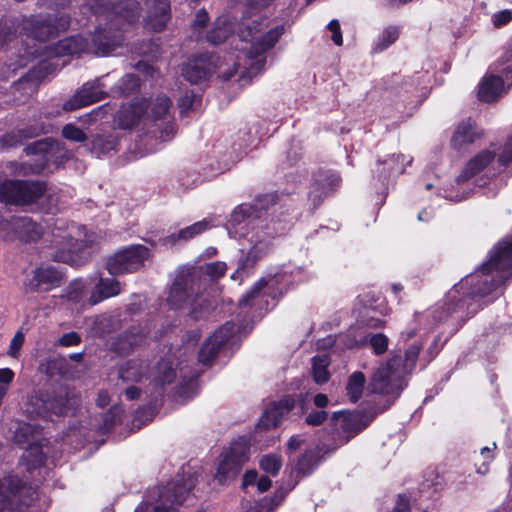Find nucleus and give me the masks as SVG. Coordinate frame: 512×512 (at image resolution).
<instances>
[{
  "label": "nucleus",
  "instance_id": "nucleus-1",
  "mask_svg": "<svg viewBox=\"0 0 512 512\" xmlns=\"http://www.w3.org/2000/svg\"><path fill=\"white\" fill-rule=\"evenodd\" d=\"M512 279V236L501 239L489 252V258L475 272L454 286L443 305L434 312L439 322H451L455 331L484 306L503 293Z\"/></svg>",
  "mask_w": 512,
  "mask_h": 512
},
{
  "label": "nucleus",
  "instance_id": "nucleus-2",
  "mask_svg": "<svg viewBox=\"0 0 512 512\" xmlns=\"http://www.w3.org/2000/svg\"><path fill=\"white\" fill-rule=\"evenodd\" d=\"M421 350V343H413L405 350L404 356L392 355L372 376L370 392L399 398L408 385L407 376L415 369Z\"/></svg>",
  "mask_w": 512,
  "mask_h": 512
},
{
  "label": "nucleus",
  "instance_id": "nucleus-3",
  "mask_svg": "<svg viewBox=\"0 0 512 512\" xmlns=\"http://www.w3.org/2000/svg\"><path fill=\"white\" fill-rule=\"evenodd\" d=\"M206 279L202 280L200 268H187L178 272L169 292L168 303L172 309L191 308V316L197 319L198 313L208 308L203 291Z\"/></svg>",
  "mask_w": 512,
  "mask_h": 512
},
{
  "label": "nucleus",
  "instance_id": "nucleus-4",
  "mask_svg": "<svg viewBox=\"0 0 512 512\" xmlns=\"http://www.w3.org/2000/svg\"><path fill=\"white\" fill-rule=\"evenodd\" d=\"M94 241L93 235H88L85 226L56 219L51 229V258L57 262L69 263L74 261V254L89 247Z\"/></svg>",
  "mask_w": 512,
  "mask_h": 512
},
{
  "label": "nucleus",
  "instance_id": "nucleus-5",
  "mask_svg": "<svg viewBox=\"0 0 512 512\" xmlns=\"http://www.w3.org/2000/svg\"><path fill=\"white\" fill-rule=\"evenodd\" d=\"M258 25L256 19L250 20L242 23L237 31L240 40L249 44V47L241 49L250 61L248 69L251 74H256L263 69L266 64V51L274 47L284 34V26L278 25L264 34L257 35L260 32Z\"/></svg>",
  "mask_w": 512,
  "mask_h": 512
},
{
  "label": "nucleus",
  "instance_id": "nucleus-6",
  "mask_svg": "<svg viewBox=\"0 0 512 512\" xmlns=\"http://www.w3.org/2000/svg\"><path fill=\"white\" fill-rule=\"evenodd\" d=\"M68 402V394L64 389L39 390L28 398L25 413L32 419L62 416L68 410Z\"/></svg>",
  "mask_w": 512,
  "mask_h": 512
},
{
  "label": "nucleus",
  "instance_id": "nucleus-7",
  "mask_svg": "<svg viewBox=\"0 0 512 512\" xmlns=\"http://www.w3.org/2000/svg\"><path fill=\"white\" fill-rule=\"evenodd\" d=\"M288 224H281L280 221L271 219L269 223L261 225L259 230L252 234L249 241L253 244L248 252L239 260V269H252L259 260L264 258L270 251L272 240L285 232Z\"/></svg>",
  "mask_w": 512,
  "mask_h": 512
},
{
  "label": "nucleus",
  "instance_id": "nucleus-8",
  "mask_svg": "<svg viewBox=\"0 0 512 512\" xmlns=\"http://www.w3.org/2000/svg\"><path fill=\"white\" fill-rule=\"evenodd\" d=\"M249 445L245 437L233 441L229 448L224 449L214 475V479L221 485L235 480L249 459Z\"/></svg>",
  "mask_w": 512,
  "mask_h": 512
},
{
  "label": "nucleus",
  "instance_id": "nucleus-9",
  "mask_svg": "<svg viewBox=\"0 0 512 512\" xmlns=\"http://www.w3.org/2000/svg\"><path fill=\"white\" fill-rule=\"evenodd\" d=\"M46 190L41 181L6 179L0 183V201L5 204L24 206L36 202Z\"/></svg>",
  "mask_w": 512,
  "mask_h": 512
},
{
  "label": "nucleus",
  "instance_id": "nucleus-10",
  "mask_svg": "<svg viewBox=\"0 0 512 512\" xmlns=\"http://www.w3.org/2000/svg\"><path fill=\"white\" fill-rule=\"evenodd\" d=\"M88 6L95 15L104 16L109 22L132 24L140 16L137 0H88Z\"/></svg>",
  "mask_w": 512,
  "mask_h": 512
},
{
  "label": "nucleus",
  "instance_id": "nucleus-11",
  "mask_svg": "<svg viewBox=\"0 0 512 512\" xmlns=\"http://www.w3.org/2000/svg\"><path fill=\"white\" fill-rule=\"evenodd\" d=\"M276 201V194L258 195L254 199L253 204H241L237 206L230 215L229 224L234 227L245 223L251 225L253 229L259 230L261 225L269 223L264 216L269 206L274 205Z\"/></svg>",
  "mask_w": 512,
  "mask_h": 512
},
{
  "label": "nucleus",
  "instance_id": "nucleus-12",
  "mask_svg": "<svg viewBox=\"0 0 512 512\" xmlns=\"http://www.w3.org/2000/svg\"><path fill=\"white\" fill-rule=\"evenodd\" d=\"M284 273H278L273 276L262 277L259 279L252 288L242 296L239 300V306L262 309L263 304L267 305L268 301L266 296L272 299L282 297L287 293V287H278L285 279Z\"/></svg>",
  "mask_w": 512,
  "mask_h": 512
},
{
  "label": "nucleus",
  "instance_id": "nucleus-13",
  "mask_svg": "<svg viewBox=\"0 0 512 512\" xmlns=\"http://www.w3.org/2000/svg\"><path fill=\"white\" fill-rule=\"evenodd\" d=\"M151 256L150 249L144 245H130L108 257L106 268L111 275L133 273L144 266Z\"/></svg>",
  "mask_w": 512,
  "mask_h": 512
},
{
  "label": "nucleus",
  "instance_id": "nucleus-14",
  "mask_svg": "<svg viewBox=\"0 0 512 512\" xmlns=\"http://www.w3.org/2000/svg\"><path fill=\"white\" fill-rule=\"evenodd\" d=\"M509 64L500 63V58L494 63L493 70L498 75L490 74L483 77L478 85V99L480 101L491 103L494 102L502 93L504 85H512V78H509L510 70L506 69Z\"/></svg>",
  "mask_w": 512,
  "mask_h": 512
},
{
  "label": "nucleus",
  "instance_id": "nucleus-15",
  "mask_svg": "<svg viewBox=\"0 0 512 512\" xmlns=\"http://www.w3.org/2000/svg\"><path fill=\"white\" fill-rule=\"evenodd\" d=\"M397 399L394 396H387L383 402L376 399L360 402L354 408V437L364 431L379 414L388 410Z\"/></svg>",
  "mask_w": 512,
  "mask_h": 512
},
{
  "label": "nucleus",
  "instance_id": "nucleus-16",
  "mask_svg": "<svg viewBox=\"0 0 512 512\" xmlns=\"http://www.w3.org/2000/svg\"><path fill=\"white\" fill-rule=\"evenodd\" d=\"M238 331L239 326L232 321L223 324L202 344L198 355L199 362L204 365L211 364L220 348Z\"/></svg>",
  "mask_w": 512,
  "mask_h": 512
},
{
  "label": "nucleus",
  "instance_id": "nucleus-17",
  "mask_svg": "<svg viewBox=\"0 0 512 512\" xmlns=\"http://www.w3.org/2000/svg\"><path fill=\"white\" fill-rule=\"evenodd\" d=\"M106 96L107 93L103 90V85L101 84L100 79L97 78L91 82L83 84L80 90L64 102L63 110L74 111L98 102Z\"/></svg>",
  "mask_w": 512,
  "mask_h": 512
},
{
  "label": "nucleus",
  "instance_id": "nucleus-18",
  "mask_svg": "<svg viewBox=\"0 0 512 512\" xmlns=\"http://www.w3.org/2000/svg\"><path fill=\"white\" fill-rule=\"evenodd\" d=\"M341 178L334 171H319L309 192V199L314 208L321 205L326 197L333 193L340 185Z\"/></svg>",
  "mask_w": 512,
  "mask_h": 512
},
{
  "label": "nucleus",
  "instance_id": "nucleus-19",
  "mask_svg": "<svg viewBox=\"0 0 512 512\" xmlns=\"http://www.w3.org/2000/svg\"><path fill=\"white\" fill-rule=\"evenodd\" d=\"M23 33L40 42H45L55 37V28L50 17L42 15L23 18L21 22Z\"/></svg>",
  "mask_w": 512,
  "mask_h": 512
},
{
  "label": "nucleus",
  "instance_id": "nucleus-20",
  "mask_svg": "<svg viewBox=\"0 0 512 512\" xmlns=\"http://www.w3.org/2000/svg\"><path fill=\"white\" fill-rule=\"evenodd\" d=\"M483 136L482 130L472 118L463 119L456 126L450 139V146L456 151L475 143Z\"/></svg>",
  "mask_w": 512,
  "mask_h": 512
},
{
  "label": "nucleus",
  "instance_id": "nucleus-21",
  "mask_svg": "<svg viewBox=\"0 0 512 512\" xmlns=\"http://www.w3.org/2000/svg\"><path fill=\"white\" fill-rule=\"evenodd\" d=\"M214 71V66L211 62V56L202 54L198 57L190 59L182 67L183 77L191 84H198L210 76Z\"/></svg>",
  "mask_w": 512,
  "mask_h": 512
},
{
  "label": "nucleus",
  "instance_id": "nucleus-22",
  "mask_svg": "<svg viewBox=\"0 0 512 512\" xmlns=\"http://www.w3.org/2000/svg\"><path fill=\"white\" fill-rule=\"evenodd\" d=\"M148 7L145 26L155 32L162 31L170 20L169 0H146Z\"/></svg>",
  "mask_w": 512,
  "mask_h": 512
},
{
  "label": "nucleus",
  "instance_id": "nucleus-23",
  "mask_svg": "<svg viewBox=\"0 0 512 512\" xmlns=\"http://www.w3.org/2000/svg\"><path fill=\"white\" fill-rule=\"evenodd\" d=\"M44 133V126L38 123L13 129L0 136V150L16 148L25 140L36 138Z\"/></svg>",
  "mask_w": 512,
  "mask_h": 512
},
{
  "label": "nucleus",
  "instance_id": "nucleus-24",
  "mask_svg": "<svg viewBox=\"0 0 512 512\" xmlns=\"http://www.w3.org/2000/svg\"><path fill=\"white\" fill-rule=\"evenodd\" d=\"M295 406V400L291 396H286L278 403H273L269 406L260 418L257 427L259 429H269L276 427L283 416L288 414Z\"/></svg>",
  "mask_w": 512,
  "mask_h": 512
},
{
  "label": "nucleus",
  "instance_id": "nucleus-25",
  "mask_svg": "<svg viewBox=\"0 0 512 512\" xmlns=\"http://www.w3.org/2000/svg\"><path fill=\"white\" fill-rule=\"evenodd\" d=\"M62 278L61 273L53 266H41L33 271V277L25 282L27 289L39 291L42 288L48 290L59 284Z\"/></svg>",
  "mask_w": 512,
  "mask_h": 512
},
{
  "label": "nucleus",
  "instance_id": "nucleus-26",
  "mask_svg": "<svg viewBox=\"0 0 512 512\" xmlns=\"http://www.w3.org/2000/svg\"><path fill=\"white\" fill-rule=\"evenodd\" d=\"M496 153L485 149L472 157L465 165L461 173L456 177L457 184L468 182L474 176L483 171L494 159Z\"/></svg>",
  "mask_w": 512,
  "mask_h": 512
},
{
  "label": "nucleus",
  "instance_id": "nucleus-27",
  "mask_svg": "<svg viewBox=\"0 0 512 512\" xmlns=\"http://www.w3.org/2000/svg\"><path fill=\"white\" fill-rule=\"evenodd\" d=\"M122 29V23L109 22L108 28H96L91 38V44L96 54H108L117 45V37L111 33V30Z\"/></svg>",
  "mask_w": 512,
  "mask_h": 512
},
{
  "label": "nucleus",
  "instance_id": "nucleus-28",
  "mask_svg": "<svg viewBox=\"0 0 512 512\" xmlns=\"http://www.w3.org/2000/svg\"><path fill=\"white\" fill-rule=\"evenodd\" d=\"M147 109L145 101H136L129 104H123L118 113V125L122 129H129L136 126Z\"/></svg>",
  "mask_w": 512,
  "mask_h": 512
},
{
  "label": "nucleus",
  "instance_id": "nucleus-29",
  "mask_svg": "<svg viewBox=\"0 0 512 512\" xmlns=\"http://www.w3.org/2000/svg\"><path fill=\"white\" fill-rule=\"evenodd\" d=\"M362 311H372L374 314L385 317L390 314L391 308L386 298L377 291H368L357 296Z\"/></svg>",
  "mask_w": 512,
  "mask_h": 512
},
{
  "label": "nucleus",
  "instance_id": "nucleus-30",
  "mask_svg": "<svg viewBox=\"0 0 512 512\" xmlns=\"http://www.w3.org/2000/svg\"><path fill=\"white\" fill-rule=\"evenodd\" d=\"M331 429L334 439L340 443H347L352 437V413L350 411H337L331 417Z\"/></svg>",
  "mask_w": 512,
  "mask_h": 512
},
{
  "label": "nucleus",
  "instance_id": "nucleus-31",
  "mask_svg": "<svg viewBox=\"0 0 512 512\" xmlns=\"http://www.w3.org/2000/svg\"><path fill=\"white\" fill-rule=\"evenodd\" d=\"M411 163V159L403 154H392L383 161H378V172L380 179L384 183L390 177H395L405 172V168Z\"/></svg>",
  "mask_w": 512,
  "mask_h": 512
},
{
  "label": "nucleus",
  "instance_id": "nucleus-32",
  "mask_svg": "<svg viewBox=\"0 0 512 512\" xmlns=\"http://www.w3.org/2000/svg\"><path fill=\"white\" fill-rule=\"evenodd\" d=\"M144 339L145 333L141 332L137 327H131L117 336L112 343V347L117 353L126 355L134 347L141 345Z\"/></svg>",
  "mask_w": 512,
  "mask_h": 512
},
{
  "label": "nucleus",
  "instance_id": "nucleus-33",
  "mask_svg": "<svg viewBox=\"0 0 512 512\" xmlns=\"http://www.w3.org/2000/svg\"><path fill=\"white\" fill-rule=\"evenodd\" d=\"M235 29V22L227 15L218 17L212 28L207 32L206 39L213 45L223 43Z\"/></svg>",
  "mask_w": 512,
  "mask_h": 512
},
{
  "label": "nucleus",
  "instance_id": "nucleus-34",
  "mask_svg": "<svg viewBox=\"0 0 512 512\" xmlns=\"http://www.w3.org/2000/svg\"><path fill=\"white\" fill-rule=\"evenodd\" d=\"M389 338L384 333H367L364 336L354 338V348H370L376 356H381L388 351Z\"/></svg>",
  "mask_w": 512,
  "mask_h": 512
},
{
  "label": "nucleus",
  "instance_id": "nucleus-35",
  "mask_svg": "<svg viewBox=\"0 0 512 512\" xmlns=\"http://www.w3.org/2000/svg\"><path fill=\"white\" fill-rule=\"evenodd\" d=\"M120 291V283L117 280L101 277L90 295L89 303L92 305L98 304L105 299L118 295Z\"/></svg>",
  "mask_w": 512,
  "mask_h": 512
},
{
  "label": "nucleus",
  "instance_id": "nucleus-36",
  "mask_svg": "<svg viewBox=\"0 0 512 512\" xmlns=\"http://www.w3.org/2000/svg\"><path fill=\"white\" fill-rule=\"evenodd\" d=\"M18 240L23 242L37 241L43 234L40 224L28 216H15Z\"/></svg>",
  "mask_w": 512,
  "mask_h": 512
},
{
  "label": "nucleus",
  "instance_id": "nucleus-37",
  "mask_svg": "<svg viewBox=\"0 0 512 512\" xmlns=\"http://www.w3.org/2000/svg\"><path fill=\"white\" fill-rule=\"evenodd\" d=\"M89 51V42L80 35L60 40L56 46L57 55H74Z\"/></svg>",
  "mask_w": 512,
  "mask_h": 512
},
{
  "label": "nucleus",
  "instance_id": "nucleus-38",
  "mask_svg": "<svg viewBox=\"0 0 512 512\" xmlns=\"http://www.w3.org/2000/svg\"><path fill=\"white\" fill-rule=\"evenodd\" d=\"M213 226L214 225L212 224V221L210 219H203L188 227L179 230L177 233L171 234L166 241H169L172 244H174L178 240L187 241L209 230Z\"/></svg>",
  "mask_w": 512,
  "mask_h": 512
},
{
  "label": "nucleus",
  "instance_id": "nucleus-39",
  "mask_svg": "<svg viewBox=\"0 0 512 512\" xmlns=\"http://www.w3.org/2000/svg\"><path fill=\"white\" fill-rule=\"evenodd\" d=\"M16 21L12 19H0V50L15 47L18 43Z\"/></svg>",
  "mask_w": 512,
  "mask_h": 512
},
{
  "label": "nucleus",
  "instance_id": "nucleus-40",
  "mask_svg": "<svg viewBox=\"0 0 512 512\" xmlns=\"http://www.w3.org/2000/svg\"><path fill=\"white\" fill-rule=\"evenodd\" d=\"M401 28L396 25L386 27L377 37L373 46L372 53H382L393 45L400 37Z\"/></svg>",
  "mask_w": 512,
  "mask_h": 512
},
{
  "label": "nucleus",
  "instance_id": "nucleus-41",
  "mask_svg": "<svg viewBox=\"0 0 512 512\" xmlns=\"http://www.w3.org/2000/svg\"><path fill=\"white\" fill-rule=\"evenodd\" d=\"M117 145V138L111 133H97L91 137V151L97 156L114 150Z\"/></svg>",
  "mask_w": 512,
  "mask_h": 512
},
{
  "label": "nucleus",
  "instance_id": "nucleus-42",
  "mask_svg": "<svg viewBox=\"0 0 512 512\" xmlns=\"http://www.w3.org/2000/svg\"><path fill=\"white\" fill-rule=\"evenodd\" d=\"M329 365L330 358L327 354L316 355L312 358V376L315 383L321 385L330 379Z\"/></svg>",
  "mask_w": 512,
  "mask_h": 512
},
{
  "label": "nucleus",
  "instance_id": "nucleus-43",
  "mask_svg": "<svg viewBox=\"0 0 512 512\" xmlns=\"http://www.w3.org/2000/svg\"><path fill=\"white\" fill-rule=\"evenodd\" d=\"M145 367L139 360H129L119 369V378L123 382H139L144 374Z\"/></svg>",
  "mask_w": 512,
  "mask_h": 512
},
{
  "label": "nucleus",
  "instance_id": "nucleus-44",
  "mask_svg": "<svg viewBox=\"0 0 512 512\" xmlns=\"http://www.w3.org/2000/svg\"><path fill=\"white\" fill-rule=\"evenodd\" d=\"M172 105V101L170 98L164 94L157 95L153 98L147 108L150 109L151 117L157 121L160 119H168L169 118V110Z\"/></svg>",
  "mask_w": 512,
  "mask_h": 512
},
{
  "label": "nucleus",
  "instance_id": "nucleus-45",
  "mask_svg": "<svg viewBox=\"0 0 512 512\" xmlns=\"http://www.w3.org/2000/svg\"><path fill=\"white\" fill-rule=\"evenodd\" d=\"M38 427L26 422H16L13 426L12 441L20 446L29 445Z\"/></svg>",
  "mask_w": 512,
  "mask_h": 512
},
{
  "label": "nucleus",
  "instance_id": "nucleus-46",
  "mask_svg": "<svg viewBox=\"0 0 512 512\" xmlns=\"http://www.w3.org/2000/svg\"><path fill=\"white\" fill-rule=\"evenodd\" d=\"M319 462L317 454L312 451L308 450L305 451L301 457L298 459L296 466H295V472L297 474V479L299 481L300 477H306L312 473V471L317 467Z\"/></svg>",
  "mask_w": 512,
  "mask_h": 512
},
{
  "label": "nucleus",
  "instance_id": "nucleus-47",
  "mask_svg": "<svg viewBox=\"0 0 512 512\" xmlns=\"http://www.w3.org/2000/svg\"><path fill=\"white\" fill-rule=\"evenodd\" d=\"M372 311H359L356 319V325L358 328H366L372 330L384 329L387 325V321L384 317L378 315H372Z\"/></svg>",
  "mask_w": 512,
  "mask_h": 512
},
{
  "label": "nucleus",
  "instance_id": "nucleus-48",
  "mask_svg": "<svg viewBox=\"0 0 512 512\" xmlns=\"http://www.w3.org/2000/svg\"><path fill=\"white\" fill-rule=\"evenodd\" d=\"M443 488L442 479L437 475L434 480H424L419 485V492L421 497L437 499L439 498Z\"/></svg>",
  "mask_w": 512,
  "mask_h": 512
},
{
  "label": "nucleus",
  "instance_id": "nucleus-49",
  "mask_svg": "<svg viewBox=\"0 0 512 512\" xmlns=\"http://www.w3.org/2000/svg\"><path fill=\"white\" fill-rule=\"evenodd\" d=\"M176 378V371L171 364L161 362L157 366L154 383L156 386L163 388L165 385L171 384Z\"/></svg>",
  "mask_w": 512,
  "mask_h": 512
},
{
  "label": "nucleus",
  "instance_id": "nucleus-50",
  "mask_svg": "<svg viewBox=\"0 0 512 512\" xmlns=\"http://www.w3.org/2000/svg\"><path fill=\"white\" fill-rule=\"evenodd\" d=\"M140 88V78L136 74H126L117 83L116 89L120 95L128 96Z\"/></svg>",
  "mask_w": 512,
  "mask_h": 512
},
{
  "label": "nucleus",
  "instance_id": "nucleus-51",
  "mask_svg": "<svg viewBox=\"0 0 512 512\" xmlns=\"http://www.w3.org/2000/svg\"><path fill=\"white\" fill-rule=\"evenodd\" d=\"M15 216L10 218L0 217V240L4 242H13L18 240Z\"/></svg>",
  "mask_w": 512,
  "mask_h": 512
},
{
  "label": "nucleus",
  "instance_id": "nucleus-52",
  "mask_svg": "<svg viewBox=\"0 0 512 512\" xmlns=\"http://www.w3.org/2000/svg\"><path fill=\"white\" fill-rule=\"evenodd\" d=\"M259 466L264 472L276 476L282 467V458L278 454L263 455L259 460Z\"/></svg>",
  "mask_w": 512,
  "mask_h": 512
},
{
  "label": "nucleus",
  "instance_id": "nucleus-53",
  "mask_svg": "<svg viewBox=\"0 0 512 512\" xmlns=\"http://www.w3.org/2000/svg\"><path fill=\"white\" fill-rule=\"evenodd\" d=\"M496 157L499 168L506 169L512 163V133L507 137Z\"/></svg>",
  "mask_w": 512,
  "mask_h": 512
},
{
  "label": "nucleus",
  "instance_id": "nucleus-54",
  "mask_svg": "<svg viewBox=\"0 0 512 512\" xmlns=\"http://www.w3.org/2000/svg\"><path fill=\"white\" fill-rule=\"evenodd\" d=\"M62 135L65 139L71 140L74 142L81 143V142H84L87 140V136L84 133V131L81 130L80 128L76 127L73 124H66L62 128Z\"/></svg>",
  "mask_w": 512,
  "mask_h": 512
},
{
  "label": "nucleus",
  "instance_id": "nucleus-55",
  "mask_svg": "<svg viewBox=\"0 0 512 512\" xmlns=\"http://www.w3.org/2000/svg\"><path fill=\"white\" fill-rule=\"evenodd\" d=\"M297 483H298V480L289 481L287 488H285V487L278 488L270 498L269 509L273 510L274 508L279 506L285 499L288 492L290 490H292L296 486Z\"/></svg>",
  "mask_w": 512,
  "mask_h": 512
},
{
  "label": "nucleus",
  "instance_id": "nucleus-56",
  "mask_svg": "<svg viewBox=\"0 0 512 512\" xmlns=\"http://www.w3.org/2000/svg\"><path fill=\"white\" fill-rule=\"evenodd\" d=\"M492 446H493L492 448L483 447L481 449V455L483 456L484 460L480 465L475 464L477 473L482 474V475H485L486 473H488L489 465L495 458L492 451H493V449L496 448V443L493 442Z\"/></svg>",
  "mask_w": 512,
  "mask_h": 512
},
{
  "label": "nucleus",
  "instance_id": "nucleus-57",
  "mask_svg": "<svg viewBox=\"0 0 512 512\" xmlns=\"http://www.w3.org/2000/svg\"><path fill=\"white\" fill-rule=\"evenodd\" d=\"M92 331L95 335H103L110 331V319L104 315H98L91 319Z\"/></svg>",
  "mask_w": 512,
  "mask_h": 512
},
{
  "label": "nucleus",
  "instance_id": "nucleus-58",
  "mask_svg": "<svg viewBox=\"0 0 512 512\" xmlns=\"http://www.w3.org/2000/svg\"><path fill=\"white\" fill-rule=\"evenodd\" d=\"M226 268L227 266L224 262L216 261L208 263L204 267V274L211 279H217L225 274Z\"/></svg>",
  "mask_w": 512,
  "mask_h": 512
},
{
  "label": "nucleus",
  "instance_id": "nucleus-59",
  "mask_svg": "<svg viewBox=\"0 0 512 512\" xmlns=\"http://www.w3.org/2000/svg\"><path fill=\"white\" fill-rule=\"evenodd\" d=\"M512 21V10L504 9L492 15V23L495 28L506 26Z\"/></svg>",
  "mask_w": 512,
  "mask_h": 512
},
{
  "label": "nucleus",
  "instance_id": "nucleus-60",
  "mask_svg": "<svg viewBox=\"0 0 512 512\" xmlns=\"http://www.w3.org/2000/svg\"><path fill=\"white\" fill-rule=\"evenodd\" d=\"M328 414L324 410H312L305 417V423L310 426H319L326 421Z\"/></svg>",
  "mask_w": 512,
  "mask_h": 512
},
{
  "label": "nucleus",
  "instance_id": "nucleus-61",
  "mask_svg": "<svg viewBox=\"0 0 512 512\" xmlns=\"http://www.w3.org/2000/svg\"><path fill=\"white\" fill-rule=\"evenodd\" d=\"M391 512H411V501L407 494H398Z\"/></svg>",
  "mask_w": 512,
  "mask_h": 512
},
{
  "label": "nucleus",
  "instance_id": "nucleus-62",
  "mask_svg": "<svg viewBox=\"0 0 512 512\" xmlns=\"http://www.w3.org/2000/svg\"><path fill=\"white\" fill-rule=\"evenodd\" d=\"M121 408L113 406L103 415V422L106 429H110L118 420H120Z\"/></svg>",
  "mask_w": 512,
  "mask_h": 512
},
{
  "label": "nucleus",
  "instance_id": "nucleus-63",
  "mask_svg": "<svg viewBox=\"0 0 512 512\" xmlns=\"http://www.w3.org/2000/svg\"><path fill=\"white\" fill-rule=\"evenodd\" d=\"M365 383V375L360 371H354V403L361 398Z\"/></svg>",
  "mask_w": 512,
  "mask_h": 512
},
{
  "label": "nucleus",
  "instance_id": "nucleus-64",
  "mask_svg": "<svg viewBox=\"0 0 512 512\" xmlns=\"http://www.w3.org/2000/svg\"><path fill=\"white\" fill-rule=\"evenodd\" d=\"M48 150L49 145L47 139L35 141L24 148V152L26 153V155L46 153Z\"/></svg>",
  "mask_w": 512,
  "mask_h": 512
}]
</instances>
